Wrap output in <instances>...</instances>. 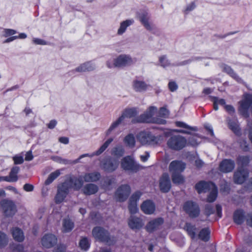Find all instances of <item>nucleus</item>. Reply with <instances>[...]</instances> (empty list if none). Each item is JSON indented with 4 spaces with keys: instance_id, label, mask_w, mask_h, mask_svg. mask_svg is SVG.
Masks as SVG:
<instances>
[{
    "instance_id": "obj_1",
    "label": "nucleus",
    "mask_w": 252,
    "mask_h": 252,
    "mask_svg": "<svg viewBox=\"0 0 252 252\" xmlns=\"http://www.w3.org/2000/svg\"><path fill=\"white\" fill-rule=\"evenodd\" d=\"M175 125L177 126L183 128V129H176L174 131L178 133L192 135V137L189 138V144L191 146H196L198 144L197 139L194 137L197 136L196 134H192L191 132V131H196L197 130L196 127L191 126L183 122L177 121L175 122Z\"/></svg>"
},
{
    "instance_id": "obj_2",
    "label": "nucleus",
    "mask_w": 252,
    "mask_h": 252,
    "mask_svg": "<svg viewBox=\"0 0 252 252\" xmlns=\"http://www.w3.org/2000/svg\"><path fill=\"white\" fill-rule=\"evenodd\" d=\"M187 144L186 138L180 135L171 136L167 140V145L172 150L180 151L186 147Z\"/></svg>"
},
{
    "instance_id": "obj_3",
    "label": "nucleus",
    "mask_w": 252,
    "mask_h": 252,
    "mask_svg": "<svg viewBox=\"0 0 252 252\" xmlns=\"http://www.w3.org/2000/svg\"><path fill=\"white\" fill-rule=\"evenodd\" d=\"M137 139L142 145H155L158 143L159 138L149 131H143L137 135Z\"/></svg>"
},
{
    "instance_id": "obj_4",
    "label": "nucleus",
    "mask_w": 252,
    "mask_h": 252,
    "mask_svg": "<svg viewBox=\"0 0 252 252\" xmlns=\"http://www.w3.org/2000/svg\"><path fill=\"white\" fill-rule=\"evenodd\" d=\"M131 192V188L128 184H124L119 186L116 189L114 198L117 201L122 202L125 201Z\"/></svg>"
},
{
    "instance_id": "obj_5",
    "label": "nucleus",
    "mask_w": 252,
    "mask_h": 252,
    "mask_svg": "<svg viewBox=\"0 0 252 252\" xmlns=\"http://www.w3.org/2000/svg\"><path fill=\"white\" fill-rule=\"evenodd\" d=\"M96 238L109 245H113L116 241V238L110 235L107 230L99 227H95Z\"/></svg>"
},
{
    "instance_id": "obj_6",
    "label": "nucleus",
    "mask_w": 252,
    "mask_h": 252,
    "mask_svg": "<svg viewBox=\"0 0 252 252\" xmlns=\"http://www.w3.org/2000/svg\"><path fill=\"white\" fill-rule=\"evenodd\" d=\"M122 168L132 173H136L141 169V166L130 156L123 158L121 162Z\"/></svg>"
},
{
    "instance_id": "obj_7",
    "label": "nucleus",
    "mask_w": 252,
    "mask_h": 252,
    "mask_svg": "<svg viewBox=\"0 0 252 252\" xmlns=\"http://www.w3.org/2000/svg\"><path fill=\"white\" fill-rule=\"evenodd\" d=\"M98 181L97 183L99 188L104 190H110L112 189V186L116 184V179L113 177H104L100 178V175L98 173L95 172V182Z\"/></svg>"
},
{
    "instance_id": "obj_8",
    "label": "nucleus",
    "mask_w": 252,
    "mask_h": 252,
    "mask_svg": "<svg viewBox=\"0 0 252 252\" xmlns=\"http://www.w3.org/2000/svg\"><path fill=\"white\" fill-rule=\"evenodd\" d=\"M136 115L135 110L133 109H126L117 120L113 122L109 129L107 130V134H110L112 130L117 127L124 120L125 118H130Z\"/></svg>"
},
{
    "instance_id": "obj_9",
    "label": "nucleus",
    "mask_w": 252,
    "mask_h": 252,
    "mask_svg": "<svg viewBox=\"0 0 252 252\" xmlns=\"http://www.w3.org/2000/svg\"><path fill=\"white\" fill-rule=\"evenodd\" d=\"M0 205L2 212L6 217H12L17 211L16 206L11 200H3L0 202Z\"/></svg>"
},
{
    "instance_id": "obj_10",
    "label": "nucleus",
    "mask_w": 252,
    "mask_h": 252,
    "mask_svg": "<svg viewBox=\"0 0 252 252\" xmlns=\"http://www.w3.org/2000/svg\"><path fill=\"white\" fill-rule=\"evenodd\" d=\"M184 209L191 218L197 217L200 212L198 205L192 201H187L184 205Z\"/></svg>"
},
{
    "instance_id": "obj_11",
    "label": "nucleus",
    "mask_w": 252,
    "mask_h": 252,
    "mask_svg": "<svg viewBox=\"0 0 252 252\" xmlns=\"http://www.w3.org/2000/svg\"><path fill=\"white\" fill-rule=\"evenodd\" d=\"M69 184L64 182L58 187V192L55 197L57 203H60L63 201L68 192Z\"/></svg>"
},
{
    "instance_id": "obj_12",
    "label": "nucleus",
    "mask_w": 252,
    "mask_h": 252,
    "mask_svg": "<svg viewBox=\"0 0 252 252\" xmlns=\"http://www.w3.org/2000/svg\"><path fill=\"white\" fill-rule=\"evenodd\" d=\"M159 187L160 191L163 193L169 192L171 188V184L169 175L166 173H163L159 179Z\"/></svg>"
},
{
    "instance_id": "obj_13",
    "label": "nucleus",
    "mask_w": 252,
    "mask_h": 252,
    "mask_svg": "<svg viewBox=\"0 0 252 252\" xmlns=\"http://www.w3.org/2000/svg\"><path fill=\"white\" fill-rule=\"evenodd\" d=\"M57 243V238L52 234H45L41 240L42 246L47 249L53 247Z\"/></svg>"
},
{
    "instance_id": "obj_14",
    "label": "nucleus",
    "mask_w": 252,
    "mask_h": 252,
    "mask_svg": "<svg viewBox=\"0 0 252 252\" xmlns=\"http://www.w3.org/2000/svg\"><path fill=\"white\" fill-rule=\"evenodd\" d=\"M249 176L248 171L244 168L239 167L234 172L233 180L235 183L242 184Z\"/></svg>"
},
{
    "instance_id": "obj_15",
    "label": "nucleus",
    "mask_w": 252,
    "mask_h": 252,
    "mask_svg": "<svg viewBox=\"0 0 252 252\" xmlns=\"http://www.w3.org/2000/svg\"><path fill=\"white\" fill-rule=\"evenodd\" d=\"M240 103V106L239 109L240 113L244 117H248V109L252 105V96L251 95L246 96L245 99Z\"/></svg>"
},
{
    "instance_id": "obj_16",
    "label": "nucleus",
    "mask_w": 252,
    "mask_h": 252,
    "mask_svg": "<svg viewBox=\"0 0 252 252\" xmlns=\"http://www.w3.org/2000/svg\"><path fill=\"white\" fill-rule=\"evenodd\" d=\"M118 166V161L114 159L109 158L103 159L101 162V166L105 171L111 172L115 170Z\"/></svg>"
},
{
    "instance_id": "obj_17",
    "label": "nucleus",
    "mask_w": 252,
    "mask_h": 252,
    "mask_svg": "<svg viewBox=\"0 0 252 252\" xmlns=\"http://www.w3.org/2000/svg\"><path fill=\"white\" fill-rule=\"evenodd\" d=\"M215 184L211 182L201 181L195 185V189L199 193L209 191L214 188Z\"/></svg>"
},
{
    "instance_id": "obj_18",
    "label": "nucleus",
    "mask_w": 252,
    "mask_h": 252,
    "mask_svg": "<svg viewBox=\"0 0 252 252\" xmlns=\"http://www.w3.org/2000/svg\"><path fill=\"white\" fill-rule=\"evenodd\" d=\"M186 167V164L181 161H172L169 166V170L172 174L182 172Z\"/></svg>"
},
{
    "instance_id": "obj_19",
    "label": "nucleus",
    "mask_w": 252,
    "mask_h": 252,
    "mask_svg": "<svg viewBox=\"0 0 252 252\" xmlns=\"http://www.w3.org/2000/svg\"><path fill=\"white\" fill-rule=\"evenodd\" d=\"M128 224L132 229H139L143 227L144 223L141 218L131 216L128 219Z\"/></svg>"
},
{
    "instance_id": "obj_20",
    "label": "nucleus",
    "mask_w": 252,
    "mask_h": 252,
    "mask_svg": "<svg viewBox=\"0 0 252 252\" xmlns=\"http://www.w3.org/2000/svg\"><path fill=\"white\" fill-rule=\"evenodd\" d=\"M133 63L132 59L126 55H121L117 58L114 63V65L117 67L125 66L130 65Z\"/></svg>"
},
{
    "instance_id": "obj_21",
    "label": "nucleus",
    "mask_w": 252,
    "mask_h": 252,
    "mask_svg": "<svg viewBox=\"0 0 252 252\" xmlns=\"http://www.w3.org/2000/svg\"><path fill=\"white\" fill-rule=\"evenodd\" d=\"M235 167L234 161L230 159H224L220 164V170L224 173L231 172Z\"/></svg>"
},
{
    "instance_id": "obj_22",
    "label": "nucleus",
    "mask_w": 252,
    "mask_h": 252,
    "mask_svg": "<svg viewBox=\"0 0 252 252\" xmlns=\"http://www.w3.org/2000/svg\"><path fill=\"white\" fill-rule=\"evenodd\" d=\"M141 209L145 214L151 215L155 211L156 206L153 201L147 200L142 203Z\"/></svg>"
},
{
    "instance_id": "obj_23",
    "label": "nucleus",
    "mask_w": 252,
    "mask_h": 252,
    "mask_svg": "<svg viewBox=\"0 0 252 252\" xmlns=\"http://www.w3.org/2000/svg\"><path fill=\"white\" fill-rule=\"evenodd\" d=\"M163 223V220L161 218L155 219L149 221L146 226L148 232H152L157 230Z\"/></svg>"
},
{
    "instance_id": "obj_24",
    "label": "nucleus",
    "mask_w": 252,
    "mask_h": 252,
    "mask_svg": "<svg viewBox=\"0 0 252 252\" xmlns=\"http://www.w3.org/2000/svg\"><path fill=\"white\" fill-rule=\"evenodd\" d=\"M66 182L69 184V188L72 187L75 189H80L83 184V178L81 177L71 178L69 181Z\"/></svg>"
},
{
    "instance_id": "obj_25",
    "label": "nucleus",
    "mask_w": 252,
    "mask_h": 252,
    "mask_svg": "<svg viewBox=\"0 0 252 252\" xmlns=\"http://www.w3.org/2000/svg\"><path fill=\"white\" fill-rule=\"evenodd\" d=\"M13 239L18 242H22L25 238L23 231L18 227L13 228L11 230Z\"/></svg>"
},
{
    "instance_id": "obj_26",
    "label": "nucleus",
    "mask_w": 252,
    "mask_h": 252,
    "mask_svg": "<svg viewBox=\"0 0 252 252\" xmlns=\"http://www.w3.org/2000/svg\"><path fill=\"white\" fill-rule=\"evenodd\" d=\"M74 227L73 222L69 218H65L63 220V231L67 233L71 231Z\"/></svg>"
},
{
    "instance_id": "obj_27",
    "label": "nucleus",
    "mask_w": 252,
    "mask_h": 252,
    "mask_svg": "<svg viewBox=\"0 0 252 252\" xmlns=\"http://www.w3.org/2000/svg\"><path fill=\"white\" fill-rule=\"evenodd\" d=\"M93 156H94V154H92L91 155H90L88 154H83V155H82L81 156H80L78 158H77L76 159H75L72 161H68L67 160H66V159H62L61 158L58 157H55L54 158V160H55L57 161H59L60 162H63L65 164H67V163L76 164L78 162H80L81 159H82L83 158L87 157H93Z\"/></svg>"
},
{
    "instance_id": "obj_28",
    "label": "nucleus",
    "mask_w": 252,
    "mask_h": 252,
    "mask_svg": "<svg viewBox=\"0 0 252 252\" xmlns=\"http://www.w3.org/2000/svg\"><path fill=\"white\" fill-rule=\"evenodd\" d=\"M234 222L237 224H242L245 219L244 212L242 210H237L235 212L233 216Z\"/></svg>"
},
{
    "instance_id": "obj_29",
    "label": "nucleus",
    "mask_w": 252,
    "mask_h": 252,
    "mask_svg": "<svg viewBox=\"0 0 252 252\" xmlns=\"http://www.w3.org/2000/svg\"><path fill=\"white\" fill-rule=\"evenodd\" d=\"M93 63L88 62L81 64L75 70L79 72H83L91 71L93 69Z\"/></svg>"
},
{
    "instance_id": "obj_30",
    "label": "nucleus",
    "mask_w": 252,
    "mask_h": 252,
    "mask_svg": "<svg viewBox=\"0 0 252 252\" xmlns=\"http://www.w3.org/2000/svg\"><path fill=\"white\" fill-rule=\"evenodd\" d=\"M185 229L188 234L192 239H194L196 237L197 229L194 225H192L190 223H187L185 225Z\"/></svg>"
},
{
    "instance_id": "obj_31",
    "label": "nucleus",
    "mask_w": 252,
    "mask_h": 252,
    "mask_svg": "<svg viewBox=\"0 0 252 252\" xmlns=\"http://www.w3.org/2000/svg\"><path fill=\"white\" fill-rule=\"evenodd\" d=\"M228 124L229 128L231 129L234 133L237 135H239L240 134V129L237 120L231 121L229 120Z\"/></svg>"
},
{
    "instance_id": "obj_32",
    "label": "nucleus",
    "mask_w": 252,
    "mask_h": 252,
    "mask_svg": "<svg viewBox=\"0 0 252 252\" xmlns=\"http://www.w3.org/2000/svg\"><path fill=\"white\" fill-rule=\"evenodd\" d=\"M147 85L143 81L135 80L133 82V88L136 91L142 92L146 90Z\"/></svg>"
},
{
    "instance_id": "obj_33",
    "label": "nucleus",
    "mask_w": 252,
    "mask_h": 252,
    "mask_svg": "<svg viewBox=\"0 0 252 252\" xmlns=\"http://www.w3.org/2000/svg\"><path fill=\"white\" fill-rule=\"evenodd\" d=\"M223 69L224 71L229 74L232 77L236 80L238 82H242V79L234 72L232 69L229 66L224 65Z\"/></svg>"
},
{
    "instance_id": "obj_34",
    "label": "nucleus",
    "mask_w": 252,
    "mask_h": 252,
    "mask_svg": "<svg viewBox=\"0 0 252 252\" xmlns=\"http://www.w3.org/2000/svg\"><path fill=\"white\" fill-rule=\"evenodd\" d=\"M210 233L208 228H203L200 231L198 237L205 242L208 241L209 239Z\"/></svg>"
},
{
    "instance_id": "obj_35",
    "label": "nucleus",
    "mask_w": 252,
    "mask_h": 252,
    "mask_svg": "<svg viewBox=\"0 0 252 252\" xmlns=\"http://www.w3.org/2000/svg\"><path fill=\"white\" fill-rule=\"evenodd\" d=\"M250 162V159L248 156H240L237 158V163L241 166V167L244 168L248 165Z\"/></svg>"
},
{
    "instance_id": "obj_36",
    "label": "nucleus",
    "mask_w": 252,
    "mask_h": 252,
    "mask_svg": "<svg viewBox=\"0 0 252 252\" xmlns=\"http://www.w3.org/2000/svg\"><path fill=\"white\" fill-rule=\"evenodd\" d=\"M126 144L130 147H133L135 145V138L132 134H129L124 138Z\"/></svg>"
},
{
    "instance_id": "obj_37",
    "label": "nucleus",
    "mask_w": 252,
    "mask_h": 252,
    "mask_svg": "<svg viewBox=\"0 0 252 252\" xmlns=\"http://www.w3.org/2000/svg\"><path fill=\"white\" fill-rule=\"evenodd\" d=\"M61 173L59 170L55 171L51 173L47 180L45 182V184L46 185H49L55 179H56L59 175Z\"/></svg>"
},
{
    "instance_id": "obj_38",
    "label": "nucleus",
    "mask_w": 252,
    "mask_h": 252,
    "mask_svg": "<svg viewBox=\"0 0 252 252\" xmlns=\"http://www.w3.org/2000/svg\"><path fill=\"white\" fill-rule=\"evenodd\" d=\"M140 19L141 22L147 30H151L152 29V26L148 22L149 18L147 14H143L140 16Z\"/></svg>"
},
{
    "instance_id": "obj_39",
    "label": "nucleus",
    "mask_w": 252,
    "mask_h": 252,
    "mask_svg": "<svg viewBox=\"0 0 252 252\" xmlns=\"http://www.w3.org/2000/svg\"><path fill=\"white\" fill-rule=\"evenodd\" d=\"M210 191L209 195L207 198V201L209 202H214L217 196V189L215 185H214V188L211 189L209 191Z\"/></svg>"
},
{
    "instance_id": "obj_40",
    "label": "nucleus",
    "mask_w": 252,
    "mask_h": 252,
    "mask_svg": "<svg viewBox=\"0 0 252 252\" xmlns=\"http://www.w3.org/2000/svg\"><path fill=\"white\" fill-rule=\"evenodd\" d=\"M172 180L173 183L176 184H182L184 182V179L180 173L172 174Z\"/></svg>"
},
{
    "instance_id": "obj_41",
    "label": "nucleus",
    "mask_w": 252,
    "mask_h": 252,
    "mask_svg": "<svg viewBox=\"0 0 252 252\" xmlns=\"http://www.w3.org/2000/svg\"><path fill=\"white\" fill-rule=\"evenodd\" d=\"M132 23V21L131 20H126L122 22L120 25V27L118 31V34H123L125 32L126 28L130 25Z\"/></svg>"
},
{
    "instance_id": "obj_42",
    "label": "nucleus",
    "mask_w": 252,
    "mask_h": 252,
    "mask_svg": "<svg viewBox=\"0 0 252 252\" xmlns=\"http://www.w3.org/2000/svg\"><path fill=\"white\" fill-rule=\"evenodd\" d=\"M124 153V150L122 146H117L112 149V155L120 157H122Z\"/></svg>"
},
{
    "instance_id": "obj_43",
    "label": "nucleus",
    "mask_w": 252,
    "mask_h": 252,
    "mask_svg": "<svg viewBox=\"0 0 252 252\" xmlns=\"http://www.w3.org/2000/svg\"><path fill=\"white\" fill-rule=\"evenodd\" d=\"M79 245L81 250L87 251L90 247V242L87 237H82L79 242Z\"/></svg>"
},
{
    "instance_id": "obj_44",
    "label": "nucleus",
    "mask_w": 252,
    "mask_h": 252,
    "mask_svg": "<svg viewBox=\"0 0 252 252\" xmlns=\"http://www.w3.org/2000/svg\"><path fill=\"white\" fill-rule=\"evenodd\" d=\"M83 192L86 195H90L94 193V185L93 184H89L86 185L83 189Z\"/></svg>"
},
{
    "instance_id": "obj_45",
    "label": "nucleus",
    "mask_w": 252,
    "mask_h": 252,
    "mask_svg": "<svg viewBox=\"0 0 252 252\" xmlns=\"http://www.w3.org/2000/svg\"><path fill=\"white\" fill-rule=\"evenodd\" d=\"M113 139L110 138L107 139L105 142L100 147V148L95 152V155H99L102 154L106 149L108 147L109 144L113 141Z\"/></svg>"
},
{
    "instance_id": "obj_46",
    "label": "nucleus",
    "mask_w": 252,
    "mask_h": 252,
    "mask_svg": "<svg viewBox=\"0 0 252 252\" xmlns=\"http://www.w3.org/2000/svg\"><path fill=\"white\" fill-rule=\"evenodd\" d=\"M8 242V239L7 235L4 232L0 231V248L5 247Z\"/></svg>"
},
{
    "instance_id": "obj_47",
    "label": "nucleus",
    "mask_w": 252,
    "mask_h": 252,
    "mask_svg": "<svg viewBox=\"0 0 252 252\" xmlns=\"http://www.w3.org/2000/svg\"><path fill=\"white\" fill-rule=\"evenodd\" d=\"M128 208L131 214H136L138 211L137 203L129 201Z\"/></svg>"
},
{
    "instance_id": "obj_48",
    "label": "nucleus",
    "mask_w": 252,
    "mask_h": 252,
    "mask_svg": "<svg viewBox=\"0 0 252 252\" xmlns=\"http://www.w3.org/2000/svg\"><path fill=\"white\" fill-rule=\"evenodd\" d=\"M20 168L18 166H14L11 169L9 175L13 180H15V182L18 180L17 174L19 172Z\"/></svg>"
},
{
    "instance_id": "obj_49",
    "label": "nucleus",
    "mask_w": 252,
    "mask_h": 252,
    "mask_svg": "<svg viewBox=\"0 0 252 252\" xmlns=\"http://www.w3.org/2000/svg\"><path fill=\"white\" fill-rule=\"evenodd\" d=\"M159 60L161 66H162L163 67H165L170 65V63L169 61L167 59L166 56H161L159 58Z\"/></svg>"
},
{
    "instance_id": "obj_50",
    "label": "nucleus",
    "mask_w": 252,
    "mask_h": 252,
    "mask_svg": "<svg viewBox=\"0 0 252 252\" xmlns=\"http://www.w3.org/2000/svg\"><path fill=\"white\" fill-rule=\"evenodd\" d=\"M142 194V192L139 191H135L132 194L129 201L137 203V201L139 200Z\"/></svg>"
},
{
    "instance_id": "obj_51",
    "label": "nucleus",
    "mask_w": 252,
    "mask_h": 252,
    "mask_svg": "<svg viewBox=\"0 0 252 252\" xmlns=\"http://www.w3.org/2000/svg\"><path fill=\"white\" fill-rule=\"evenodd\" d=\"M204 212L206 215L209 216L210 215L214 213L215 209L212 205L207 204L205 205Z\"/></svg>"
},
{
    "instance_id": "obj_52",
    "label": "nucleus",
    "mask_w": 252,
    "mask_h": 252,
    "mask_svg": "<svg viewBox=\"0 0 252 252\" xmlns=\"http://www.w3.org/2000/svg\"><path fill=\"white\" fill-rule=\"evenodd\" d=\"M157 109L156 107L154 106H151L149 107V109L146 111L144 115H146L147 118H150L154 115L155 112L156 111Z\"/></svg>"
},
{
    "instance_id": "obj_53",
    "label": "nucleus",
    "mask_w": 252,
    "mask_h": 252,
    "mask_svg": "<svg viewBox=\"0 0 252 252\" xmlns=\"http://www.w3.org/2000/svg\"><path fill=\"white\" fill-rule=\"evenodd\" d=\"M82 178L86 182H93L94 180V173H87Z\"/></svg>"
},
{
    "instance_id": "obj_54",
    "label": "nucleus",
    "mask_w": 252,
    "mask_h": 252,
    "mask_svg": "<svg viewBox=\"0 0 252 252\" xmlns=\"http://www.w3.org/2000/svg\"><path fill=\"white\" fill-rule=\"evenodd\" d=\"M240 145L242 149L245 151H248L249 150V144L245 139H242L240 141Z\"/></svg>"
},
{
    "instance_id": "obj_55",
    "label": "nucleus",
    "mask_w": 252,
    "mask_h": 252,
    "mask_svg": "<svg viewBox=\"0 0 252 252\" xmlns=\"http://www.w3.org/2000/svg\"><path fill=\"white\" fill-rule=\"evenodd\" d=\"M245 220L247 224L252 227V212L248 213L245 216Z\"/></svg>"
},
{
    "instance_id": "obj_56",
    "label": "nucleus",
    "mask_w": 252,
    "mask_h": 252,
    "mask_svg": "<svg viewBox=\"0 0 252 252\" xmlns=\"http://www.w3.org/2000/svg\"><path fill=\"white\" fill-rule=\"evenodd\" d=\"M168 110L165 107H161L159 112V115L161 117H167L169 115Z\"/></svg>"
},
{
    "instance_id": "obj_57",
    "label": "nucleus",
    "mask_w": 252,
    "mask_h": 252,
    "mask_svg": "<svg viewBox=\"0 0 252 252\" xmlns=\"http://www.w3.org/2000/svg\"><path fill=\"white\" fill-rule=\"evenodd\" d=\"M13 160L15 164H20L24 162V159L22 156H14L13 158Z\"/></svg>"
},
{
    "instance_id": "obj_58",
    "label": "nucleus",
    "mask_w": 252,
    "mask_h": 252,
    "mask_svg": "<svg viewBox=\"0 0 252 252\" xmlns=\"http://www.w3.org/2000/svg\"><path fill=\"white\" fill-rule=\"evenodd\" d=\"M248 126L249 127V138L252 143V121L248 122Z\"/></svg>"
},
{
    "instance_id": "obj_59",
    "label": "nucleus",
    "mask_w": 252,
    "mask_h": 252,
    "mask_svg": "<svg viewBox=\"0 0 252 252\" xmlns=\"http://www.w3.org/2000/svg\"><path fill=\"white\" fill-rule=\"evenodd\" d=\"M65 246L63 245H59L57 246V247L54 249V252H65Z\"/></svg>"
},
{
    "instance_id": "obj_60",
    "label": "nucleus",
    "mask_w": 252,
    "mask_h": 252,
    "mask_svg": "<svg viewBox=\"0 0 252 252\" xmlns=\"http://www.w3.org/2000/svg\"><path fill=\"white\" fill-rule=\"evenodd\" d=\"M168 87L171 92H173L177 90L178 86L174 82H170L168 84Z\"/></svg>"
},
{
    "instance_id": "obj_61",
    "label": "nucleus",
    "mask_w": 252,
    "mask_h": 252,
    "mask_svg": "<svg viewBox=\"0 0 252 252\" xmlns=\"http://www.w3.org/2000/svg\"><path fill=\"white\" fill-rule=\"evenodd\" d=\"M225 110L230 114H233L235 112V109L234 107L231 105H225L224 106Z\"/></svg>"
},
{
    "instance_id": "obj_62",
    "label": "nucleus",
    "mask_w": 252,
    "mask_h": 252,
    "mask_svg": "<svg viewBox=\"0 0 252 252\" xmlns=\"http://www.w3.org/2000/svg\"><path fill=\"white\" fill-rule=\"evenodd\" d=\"M212 99V101L214 102V109L215 110H218V98L215 96H210Z\"/></svg>"
},
{
    "instance_id": "obj_63",
    "label": "nucleus",
    "mask_w": 252,
    "mask_h": 252,
    "mask_svg": "<svg viewBox=\"0 0 252 252\" xmlns=\"http://www.w3.org/2000/svg\"><path fill=\"white\" fill-rule=\"evenodd\" d=\"M24 189L26 191H32L33 189V186L29 184H26L23 187Z\"/></svg>"
},
{
    "instance_id": "obj_64",
    "label": "nucleus",
    "mask_w": 252,
    "mask_h": 252,
    "mask_svg": "<svg viewBox=\"0 0 252 252\" xmlns=\"http://www.w3.org/2000/svg\"><path fill=\"white\" fill-rule=\"evenodd\" d=\"M33 156L31 151H29L26 153L25 156V160L26 161H31L33 159Z\"/></svg>"
}]
</instances>
